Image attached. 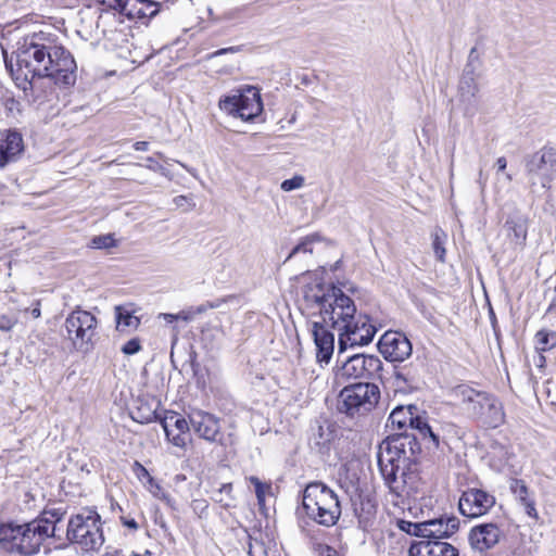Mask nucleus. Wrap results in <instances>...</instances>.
Listing matches in <instances>:
<instances>
[{
    "mask_svg": "<svg viewBox=\"0 0 556 556\" xmlns=\"http://www.w3.org/2000/svg\"><path fill=\"white\" fill-rule=\"evenodd\" d=\"M155 155H157L159 157H163V153L162 152H156Z\"/></svg>",
    "mask_w": 556,
    "mask_h": 556,
    "instance_id": "61",
    "label": "nucleus"
},
{
    "mask_svg": "<svg viewBox=\"0 0 556 556\" xmlns=\"http://www.w3.org/2000/svg\"><path fill=\"white\" fill-rule=\"evenodd\" d=\"M415 430L418 431L422 440H429V442H431L435 448L439 447L440 437L432 430V428L422 417L417 419V426Z\"/></svg>",
    "mask_w": 556,
    "mask_h": 556,
    "instance_id": "31",
    "label": "nucleus"
},
{
    "mask_svg": "<svg viewBox=\"0 0 556 556\" xmlns=\"http://www.w3.org/2000/svg\"><path fill=\"white\" fill-rule=\"evenodd\" d=\"M545 362V357L542 355V353H540V363H541V366L543 365V363Z\"/></svg>",
    "mask_w": 556,
    "mask_h": 556,
    "instance_id": "60",
    "label": "nucleus"
},
{
    "mask_svg": "<svg viewBox=\"0 0 556 556\" xmlns=\"http://www.w3.org/2000/svg\"><path fill=\"white\" fill-rule=\"evenodd\" d=\"M420 444L415 434L389 437L378 453V466L390 491L399 497L414 498L424 486L419 473Z\"/></svg>",
    "mask_w": 556,
    "mask_h": 556,
    "instance_id": "2",
    "label": "nucleus"
},
{
    "mask_svg": "<svg viewBox=\"0 0 556 556\" xmlns=\"http://www.w3.org/2000/svg\"><path fill=\"white\" fill-rule=\"evenodd\" d=\"M333 329H338V356L348 349V346H363L370 343L377 332L376 327L370 324L367 315L353 313L351 317L341 324H336Z\"/></svg>",
    "mask_w": 556,
    "mask_h": 556,
    "instance_id": "10",
    "label": "nucleus"
},
{
    "mask_svg": "<svg viewBox=\"0 0 556 556\" xmlns=\"http://www.w3.org/2000/svg\"><path fill=\"white\" fill-rule=\"evenodd\" d=\"M146 167L154 172H162L164 169V167L155 162L154 157L152 156L147 157Z\"/></svg>",
    "mask_w": 556,
    "mask_h": 556,
    "instance_id": "47",
    "label": "nucleus"
},
{
    "mask_svg": "<svg viewBox=\"0 0 556 556\" xmlns=\"http://www.w3.org/2000/svg\"><path fill=\"white\" fill-rule=\"evenodd\" d=\"M66 511L62 508H51L46 509L41 514L40 517L36 518V521H41L40 525L48 528V530L53 531V535L51 538L60 539V534H58L56 523L62 521Z\"/></svg>",
    "mask_w": 556,
    "mask_h": 556,
    "instance_id": "28",
    "label": "nucleus"
},
{
    "mask_svg": "<svg viewBox=\"0 0 556 556\" xmlns=\"http://www.w3.org/2000/svg\"><path fill=\"white\" fill-rule=\"evenodd\" d=\"M535 349L540 353L551 351L556 346V332L552 330L542 329L535 333Z\"/></svg>",
    "mask_w": 556,
    "mask_h": 556,
    "instance_id": "29",
    "label": "nucleus"
},
{
    "mask_svg": "<svg viewBox=\"0 0 556 556\" xmlns=\"http://www.w3.org/2000/svg\"><path fill=\"white\" fill-rule=\"evenodd\" d=\"M121 350L126 355H134L141 350L140 340L137 338L130 339L122 346Z\"/></svg>",
    "mask_w": 556,
    "mask_h": 556,
    "instance_id": "41",
    "label": "nucleus"
},
{
    "mask_svg": "<svg viewBox=\"0 0 556 556\" xmlns=\"http://www.w3.org/2000/svg\"><path fill=\"white\" fill-rule=\"evenodd\" d=\"M213 500L218 502V503H222V502H224V494H218V490H217L213 494Z\"/></svg>",
    "mask_w": 556,
    "mask_h": 556,
    "instance_id": "57",
    "label": "nucleus"
},
{
    "mask_svg": "<svg viewBox=\"0 0 556 556\" xmlns=\"http://www.w3.org/2000/svg\"><path fill=\"white\" fill-rule=\"evenodd\" d=\"M76 63L63 47L26 39L16 51V68L12 75L20 88L30 91L38 106L58 99L55 85L73 86Z\"/></svg>",
    "mask_w": 556,
    "mask_h": 556,
    "instance_id": "1",
    "label": "nucleus"
},
{
    "mask_svg": "<svg viewBox=\"0 0 556 556\" xmlns=\"http://www.w3.org/2000/svg\"><path fill=\"white\" fill-rule=\"evenodd\" d=\"M178 315H180L179 319H184L186 321H188L190 319V316L188 314H186L185 312H180Z\"/></svg>",
    "mask_w": 556,
    "mask_h": 556,
    "instance_id": "59",
    "label": "nucleus"
},
{
    "mask_svg": "<svg viewBox=\"0 0 556 556\" xmlns=\"http://www.w3.org/2000/svg\"><path fill=\"white\" fill-rule=\"evenodd\" d=\"M30 314L34 318H39L41 315L40 311V301H36L33 308L30 309Z\"/></svg>",
    "mask_w": 556,
    "mask_h": 556,
    "instance_id": "52",
    "label": "nucleus"
},
{
    "mask_svg": "<svg viewBox=\"0 0 556 556\" xmlns=\"http://www.w3.org/2000/svg\"><path fill=\"white\" fill-rule=\"evenodd\" d=\"M529 173L547 176L548 172L556 170V149L543 147L535 152L527 163Z\"/></svg>",
    "mask_w": 556,
    "mask_h": 556,
    "instance_id": "22",
    "label": "nucleus"
},
{
    "mask_svg": "<svg viewBox=\"0 0 556 556\" xmlns=\"http://www.w3.org/2000/svg\"><path fill=\"white\" fill-rule=\"evenodd\" d=\"M251 483L255 486V494L258 501V504H263L265 501V493L270 490V485L264 484L258 478L251 477Z\"/></svg>",
    "mask_w": 556,
    "mask_h": 556,
    "instance_id": "39",
    "label": "nucleus"
},
{
    "mask_svg": "<svg viewBox=\"0 0 556 556\" xmlns=\"http://www.w3.org/2000/svg\"><path fill=\"white\" fill-rule=\"evenodd\" d=\"M157 3L150 0H139V3H136V11H140L138 14L134 16H128L129 18H141V17H153L157 14L159 8Z\"/></svg>",
    "mask_w": 556,
    "mask_h": 556,
    "instance_id": "33",
    "label": "nucleus"
},
{
    "mask_svg": "<svg viewBox=\"0 0 556 556\" xmlns=\"http://www.w3.org/2000/svg\"><path fill=\"white\" fill-rule=\"evenodd\" d=\"M35 519L24 525L12 522L0 525V548L9 553L33 555L39 552L42 543L53 535L52 530Z\"/></svg>",
    "mask_w": 556,
    "mask_h": 556,
    "instance_id": "4",
    "label": "nucleus"
},
{
    "mask_svg": "<svg viewBox=\"0 0 556 556\" xmlns=\"http://www.w3.org/2000/svg\"><path fill=\"white\" fill-rule=\"evenodd\" d=\"M116 329L118 331L135 330L140 325L139 317L124 306L115 307Z\"/></svg>",
    "mask_w": 556,
    "mask_h": 556,
    "instance_id": "27",
    "label": "nucleus"
},
{
    "mask_svg": "<svg viewBox=\"0 0 556 556\" xmlns=\"http://www.w3.org/2000/svg\"><path fill=\"white\" fill-rule=\"evenodd\" d=\"M121 522L123 523V526L129 528L132 531H136L138 529V523L134 518L122 516Z\"/></svg>",
    "mask_w": 556,
    "mask_h": 556,
    "instance_id": "46",
    "label": "nucleus"
},
{
    "mask_svg": "<svg viewBox=\"0 0 556 556\" xmlns=\"http://www.w3.org/2000/svg\"><path fill=\"white\" fill-rule=\"evenodd\" d=\"M459 528V520L456 517H440L426 520L424 530H426V539L438 540L450 538Z\"/></svg>",
    "mask_w": 556,
    "mask_h": 556,
    "instance_id": "21",
    "label": "nucleus"
},
{
    "mask_svg": "<svg viewBox=\"0 0 556 556\" xmlns=\"http://www.w3.org/2000/svg\"><path fill=\"white\" fill-rule=\"evenodd\" d=\"M218 105L225 113L243 121H252L263 111L261 93L252 86L245 87L236 94L222 98Z\"/></svg>",
    "mask_w": 556,
    "mask_h": 556,
    "instance_id": "11",
    "label": "nucleus"
},
{
    "mask_svg": "<svg viewBox=\"0 0 556 556\" xmlns=\"http://www.w3.org/2000/svg\"><path fill=\"white\" fill-rule=\"evenodd\" d=\"M166 438L175 446L185 447L187 444V433L189 422L178 413L168 412L161 420Z\"/></svg>",
    "mask_w": 556,
    "mask_h": 556,
    "instance_id": "18",
    "label": "nucleus"
},
{
    "mask_svg": "<svg viewBox=\"0 0 556 556\" xmlns=\"http://www.w3.org/2000/svg\"><path fill=\"white\" fill-rule=\"evenodd\" d=\"M380 389L370 382H358L344 387L339 395L337 408L339 413L355 418L367 415L378 404Z\"/></svg>",
    "mask_w": 556,
    "mask_h": 556,
    "instance_id": "8",
    "label": "nucleus"
},
{
    "mask_svg": "<svg viewBox=\"0 0 556 556\" xmlns=\"http://www.w3.org/2000/svg\"><path fill=\"white\" fill-rule=\"evenodd\" d=\"M476 48L470 50L468 62L464 68L460 81H459V94L463 101L471 102L479 92L478 85V73L476 62L479 63L478 56L476 55Z\"/></svg>",
    "mask_w": 556,
    "mask_h": 556,
    "instance_id": "17",
    "label": "nucleus"
},
{
    "mask_svg": "<svg viewBox=\"0 0 556 556\" xmlns=\"http://www.w3.org/2000/svg\"><path fill=\"white\" fill-rule=\"evenodd\" d=\"M302 293L301 312L307 321H327L333 328L356 312L354 301L332 283L314 280Z\"/></svg>",
    "mask_w": 556,
    "mask_h": 556,
    "instance_id": "3",
    "label": "nucleus"
},
{
    "mask_svg": "<svg viewBox=\"0 0 556 556\" xmlns=\"http://www.w3.org/2000/svg\"><path fill=\"white\" fill-rule=\"evenodd\" d=\"M321 237L318 233H312L306 237H304L290 252L287 260L292 258L295 254L303 252V253H312L313 252V244L316 242H320Z\"/></svg>",
    "mask_w": 556,
    "mask_h": 556,
    "instance_id": "30",
    "label": "nucleus"
},
{
    "mask_svg": "<svg viewBox=\"0 0 556 556\" xmlns=\"http://www.w3.org/2000/svg\"><path fill=\"white\" fill-rule=\"evenodd\" d=\"M66 538L85 552L98 551L104 543L100 515L84 509L72 516L67 523Z\"/></svg>",
    "mask_w": 556,
    "mask_h": 556,
    "instance_id": "7",
    "label": "nucleus"
},
{
    "mask_svg": "<svg viewBox=\"0 0 556 556\" xmlns=\"http://www.w3.org/2000/svg\"><path fill=\"white\" fill-rule=\"evenodd\" d=\"M24 150L22 135L12 129L0 130V167L15 162Z\"/></svg>",
    "mask_w": 556,
    "mask_h": 556,
    "instance_id": "19",
    "label": "nucleus"
},
{
    "mask_svg": "<svg viewBox=\"0 0 556 556\" xmlns=\"http://www.w3.org/2000/svg\"><path fill=\"white\" fill-rule=\"evenodd\" d=\"M166 323H173L180 318V315L163 313L160 315Z\"/></svg>",
    "mask_w": 556,
    "mask_h": 556,
    "instance_id": "54",
    "label": "nucleus"
},
{
    "mask_svg": "<svg viewBox=\"0 0 556 556\" xmlns=\"http://www.w3.org/2000/svg\"><path fill=\"white\" fill-rule=\"evenodd\" d=\"M509 489L515 497L525 506L528 516L536 518L538 511L532 498L529 497V490L523 480L513 479Z\"/></svg>",
    "mask_w": 556,
    "mask_h": 556,
    "instance_id": "24",
    "label": "nucleus"
},
{
    "mask_svg": "<svg viewBox=\"0 0 556 556\" xmlns=\"http://www.w3.org/2000/svg\"><path fill=\"white\" fill-rule=\"evenodd\" d=\"M207 309H210V307H208V303L206 302V303H204V304L199 305V306L195 308V313H197V314H202V313L206 312Z\"/></svg>",
    "mask_w": 556,
    "mask_h": 556,
    "instance_id": "56",
    "label": "nucleus"
},
{
    "mask_svg": "<svg viewBox=\"0 0 556 556\" xmlns=\"http://www.w3.org/2000/svg\"><path fill=\"white\" fill-rule=\"evenodd\" d=\"M409 556H458V551L447 542L421 540L410 545Z\"/></svg>",
    "mask_w": 556,
    "mask_h": 556,
    "instance_id": "20",
    "label": "nucleus"
},
{
    "mask_svg": "<svg viewBox=\"0 0 556 556\" xmlns=\"http://www.w3.org/2000/svg\"><path fill=\"white\" fill-rule=\"evenodd\" d=\"M417 419H420V416L417 415V407L408 405L407 407L399 406L394 408L391 412L388 421L392 427H395L399 430L405 429L408 426L415 430Z\"/></svg>",
    "mask_w": 556,
    "mask_h": 556,
    "instance_id": "23",
    "label": "nucleus"
},
{
    "mask_svg": "<svg viewBox=\"0 0 556 556\" xmlns=\"http://www.w3.org/2000/svg\"><path fill=\"white\" fill-rule=\"evenodd\" d=\"M17 319L8 315L0 316V330L10 331L16 325Z\"/></svg>",
    "mask_w": 556,
    "mask_h": 556,
    "instance_id": "44",
    "label": "nucleus"
},
{
    "mask_svg": "<svg viewBox=\"0 0 556 556\" xmlns=\"http://www.w3.org/2000/svg\"><path fill=\"white\" fill-rule=\"evenodd\" d=\"M314 551L317 556H340L337 549L323 543H316L314 545Z\"/></svg>",
    "mask_w": 556,
    "mask_h": 556,
    "instance_id": "42",
    "label": "nucleus"
},
{
    "mask_svg": "<svg viewBox=\"0 0 556 556\" xmlns=\"http://www.w3.org/2000/svg\"><path fill=\"white\" fill-rule=\"evenodd\" d=\"M241 50H242V46H235V47L223 48V49H219V50L214 51L213 53H211L208 55V58L213 59V58L226 54V53H237V52H240Z\"/></svg>",
    "mask_w": 556,
    "mask_h": 556,
    "instance_id": "45",
    "label": "nucleus"
},
{
    "mask_svg": "<svg viewBox=\"0 0 556 556\" xmlns=\"http://www.w3.org/2000/svg\"><path fill=\"white\" fill-rule=\"evenodd\" d=\"M304 181L305 179L303 176L296 175L290 179L283 180L280 188L286 192H290L292 190L302 188L304 186Z\"/></svg>",
    "mask_w": 556,
    "mask_h": 556,
    "instance_id": "38",
    "label": "nucleus"
},
{
    "mask_svg": "<svg viewBox=\"0 0 556 556\" xmlns=\"http://www.w3.org/2000/svg\"><path fill=\"white\" fill-rule=\"evenodd\" d=\"M64 327L66 338L77 351L88 353L94 348L98 319L93 314L77 307L67 315Z\"/></svg>",
    "mask_w": 556,
    "mask_h": 556,
    "instance_id": "9",
    "label": "nucleus"
},
{
    "mask_svg": "<svg viewBox=\"0 0 556 556\" xmlns=\"http://www.w3.org/2000/svg\"><path fill=\"white\" fill-rule=\"evenodd\" d=\"M135 466L138 468V477H147L149 480H152V477L150 476L149 471L138 462L135 463Z\"/></svg>",
    "mask_w": 556,
    "mask_h": 556,
    "instance_id": "49",
    "label": "nucleus"
},
{
    "mask_svg": "<svg viewBox=\"0 0 556 556\" xmlns=\"http://www.w3.org/2000/svg\"><path fill=\"white\" fill-rule=\"evenodd\" d=\"M495 505V497L484 490L471 488L463 492L458 508L462 515L477 518L486 514Z\"/></svg>",
    "mask_w": 556,
    "mask_h": 556,
    "instance_id": "12",
    "label": "nucleus"
},
{
    "mask_svg": "<svg viewBox=\"0 0 556 556\" xmlns=\"http://www.w3.org/2000/svg\"><path fill=\"white\" fill-rule=\"evenodd\" d=\"M192 508L195 511H198V510L203 511L207 508V505L204 500H194V501H192Z\"/></svg>",
    "mask_w": 556,
    "mask_h": 556,
    "instance_id": "48",
    "label": "nucleus"
},
{
    "mask_svg": "<svg viewBox=\"0 0 556 556\" xmlns=\"http://www.w3.org/2000/svg\"><path fill=\"white\" fill-rule=\"evenodd\" d=\"M134 149L136 151H147L149 149V142L148 141H137L134 143Z\"/></svg>",
    "mask_w": 556,
    "mask_h": 556,
    "instance_id": "53",
    "label": "nucleus"
},
{
    "mask_svg": "<svg viewBox=\"0 0 556 556\" xmlns=\"http://www.w3.org/2000/svg\"><path fill=\"white\" fill-rule=\"evenodd\" d=\"M506 178L510 181L513 178H511V175L507 174L506 175Z\"/></svg>",
    "mask_w": 556,
    "mask_h": 556,
    "instance_id": "62",
    "label": "nucleus"
},
{
    "mask_svg": "<svg viewBox=\"0 0 556 556\" xmlns=\"http://www.w3.org/2000/svg\"><path fill=\"white\" fill-rule=\"evenodd\" d=\"M141 417H142V419H144L146 421H151V420H152V418L154 417V412H152V410H151V412H149V414H148V415H146V416H144V415H142Z\"/></svg>",
    "mask_w": 556,
    "mask_h": 556,
    "instance_id": "58",
    "label": "nucleus"
},
{
    "mask_svg": "<svg viewBox=\"0 0 556 556\" xmlns=\"http://www.w3.org/2000/svg\"><path fill=\"white\" fill-rule=\"evenodd\" d=\"M445 241H446V233L442 229L437 228L432 232V248H433V251H434V254H435L438 261H440L442 263L445 261V248H444Z\"/></svg>",
    "mask_w": 556,
    "mask_h": 556,
    "instance_id": "32",
    "label": "nucleus"
},
{
    "mask_svg": "<svg viewBox=\"0 0 556 556\" xmlns=\"http://www.w3.org/2000/svg\"><path fill=\"white\" fill-rule=\"evenodd\" d=\"M92 248L108 249L115 245V239L112 235L97 236L91 240Z\"/></svg>",
    "mask_w": 556,
    "mask_h": 556,
    "instance_id": "37",
    "label": "nucleus"
},
{
    "mask_svg": "<svg viewBox=\"0 0 556 556\" xmlns=\"http://www.w3.org/2000/svg\"><path fill=\"white\" fill-rule=\"evenodd\" d=\"M495 166L497 167V172H504L507 166V161L504 156H501L496 160Z\"/></svg>",
    "mask_w": 556,
    "mask_h": 556,
    "instance_id": "51",
    "label": "nucleus"
},
{
    "mask_svg": "<svg viewBox=\"0 0 556 556\" xmlns=\"http://www.w3.org/2000/svg\"><path fill=\"white\" fill-rule=\"evenodd\" d=\"M232 491L231 483H225L218 489V494H224L230 497Z\"/></svg>",
    "mask_w": 556,
    "mask_h": 556,
    "instance_id": "50",
    "label": "nucleus"
},
{
    "mask_svg": "<svg viewBox=\"0 0 556 556\" xmlns=\"http://www.w3.org/2000/svg\"><path fill=\"white\" fill-rule=\"evenodd\" d=\"M317 445H325L327 442L331 440V431L329 430V426L325 429L324 426L319 425L317 427Z\"/></svg>",
    "mask_w": 556,
    "mask_h": 556,
    "instance_id": "43",
    "label": "nucleus"
},
{
    "mask_svg": "<svg viewBox=\"0 0 556 556\" xmlns=\"http://www.w3.org/2000/svg\"><path fill=\"white\" fill-rule=\"evenodd\" d=\"M114 9L126 16H134L140 12L135 10L136 3H139V0H114Z\"/></svg>",
    "mask_w": 556,
    "mask_h": 556,
    "instance_id": "36",
    "label": "nucleus"
},
{
    "mask_svg": "<svg viewBox=\"0 0 556 556\" xmlns=\"http://www.w3.org/2000/svg\"><path fill=\"white\" fill-rule=\"evenodd\" d=\"M454 393L470 418L481 420L491 428H496L504 422L503 405L494 395L467 384L456 387Z\"/></svg>",
    "mask_w": 556,
    "mask_h": 556,
    "instance_id": "5",
    "label": "nucleus"
},
{
    "mask_svg": "<svg viewBox=\"0 0 556 556\" xmlns=\"http://www.w3.org/2000/svg\"><path fill=\"white\" fill-rule=\"evenodd\" d=\"M378 348L387 361L402 363L413 352V346L407 337L399 331H387L379 340Z\"/></svg>",
    "mask_w": 556,
    "mask_h": 556,
    "instance_id": "13",
    "label": "nucleus"
},
{
    "mask_svg": "<svg viewBox=\"0 0 556 556\" xmlns=\"http://www.w3.org/2000/svg\"><path fill=\"white\" fill-rule=\"evenodd\" d=\"M505 227L508 229L509 236L514 237L515 243H523V241L526 240L527 232L521 224H517L514 220H507L505 223Z\"/></svg>",
    "mask_w": 556,
    "mask_h": 556,
    "instance_id": "35",
    "label": "nucleus"
},
{
    "mask_svg": "<svg viewBox=\"0 0 556 556\" xmlns=\"http://www.w3.org/2000/svg\"><path fill=\"white\" fill-rule=\"evenodd\" d=\"M504 535L501 527L493 522L473 527L469 533V542L473 549L484 552L493 548Z\"/></svg>",
    "mask_w": 556,
    "mask_h": 556,
    "instance_id": "16",
    "label": "nucleus"
},
{
    "mask_svg": "<svg viewBox=\"0 0 556 556\" xmlns=\"http://www.w3.org/2000/svg\"><path fill=\"white\" fill-rule=\"evenodd\" d=\"M249 556H268L265 544L258 540H251L249 544Z\"/></svg>",
    "mask_w": 556,
    "mask_h": 556,
    "instance_id": "40",
    "label": "nucleus"
},
{
    "mask_svg": "<svg viewBox=\"0 0 556 556\" xmlns=\"http://www.w3.org/2000/svg\"><path fill=\"white\" fill-rule=\"evenodd\" d=\"M425 525H426V521L412 522V521H407V520H399V522H397V526L402 531H404L410 535L420 536L424 539H426V530H424Z\"/></svg>",
    "mask_w": 556,
    "mask_h": 556,
    "instance_id": "34",
    "label": "nucleus"
},
{
    "mask_svg": "<svg viewBox=\"0 0 556 556\" xmlns=\"http://www.w3.org/2000/svg\"><path fill=\"white\" fill-rule=\"evenodd\" d=\"M189 422L194 432L208 442H218L222 439L219 419L213 414L203 410H193L189 415Z\"/></svg>",
    "mask_w": 556,
    "mask_h": 556,
    "instance_id": "15",
    "label": "nucleus"
},
{
    "mask_svg": "<svg viewBox=\"0 0 556 556\" xmlns=\"http://www.w3.org/2000/svg\"><path fill=\"white\" fill-rule=\"evenodd\" d=\"M361 354L348 356L339 368L337 376L341 379H362Z\"/></svg>",
    "mask_w": 556,
    "mask_h": 556,
    "instance_id": "25",
    "label": "nucleus"
},
{
    "mask_svg": "<svg viewBox=\"0 0 556 556\" xmlns=\"http://www.w3.org/2000/svg\"><path fill=\"white\" fill-rule=\"evenodd\" d=\"M226 302V299H219L216 301L207 302L210 309L218 308L223 303Z\"/></svg>",
    "mask_w": 556,
    "mask_h": 556,
    "instance_id": "55",
    "label": "nucleus"
},
{
    "mask_svg": "<svg viewBox=\"0 0 556 556\" xmlns=\"http://www.w3.org/2000/svg\"><path fill=\"white\" fill-rule=\"evenodd\" d=\"M361 363L362 371H364L362 379L382 378L383 364L378 356L361 354Z\"/></svg>",
    "mask_w": 556,
    "mask_h": 556,
    "instance_id": "26",
    "label": "nucleus"
},
{
    "mask_svg": "<svg viewBox=\"0 0 556 556\" xmlns=\"http://www.w3.org/2000/svg\"><path fill=\"white\" fill-rule=\"evenodd\" d=\"M302 505L311 520L325 527L334 526L341 516V506L337 494L321 482L306 485Z\"/></svg>",
    "mask_w": 556,
    "mask_h": 556,
    "instance_id": "6",
    "label": "nucleus"
},
{
    "mask_svg": "<svg viewBox=\"0 0 556 556\" xmlns=\"http://www.w3.org/2000/svg\"><path fill=\"white\" fill-rule=\"evenodd\" d=\"M316 345L318 363L328 364L334 351V334L330 331L331 325L327 321H307Z\"/></svg>",
    "mask_w": 556,
    "mask_h": 556,
    "instance_id": "14",
    "label": "nucleus"
}]
</instances>
